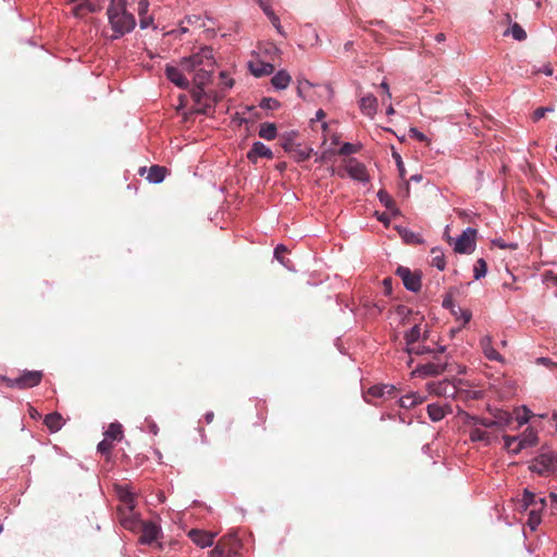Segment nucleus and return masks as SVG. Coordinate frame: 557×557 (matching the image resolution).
<instances>
[{
    "mask_svg": "<svg viewBox=\"0 0 557 557\" xmlns=\"http://www.w3.org/2000/svg\"><path fill=\"white\" fill-rule=\"evenodd\" d=\"M107 16L113 32L110 37L112 40L129 34L136 26L135 16L127 11V0H110Z\"/></svg>",
    "mask_w": 557,
    "mask_h": 557,
    "instance_id": "1",
    "label": "nucleus"
},
{
    "mask_svg": "<svg viewBox=\"0 0 557 557\" xmlns=\"http://www.w3.org/2000/svg\"><path fill=\"white\" fill-rule=\"evenodd\" d=\"M437 352L430 360L418 364L411 372L412 377L426 379L437 376L444 373L447 369L449 356L446 355V346L436 345Z\"/></svg>",
    "mask_w": 557,
    "mask_h": 557,
    "instance_id": "2",
    "label": "nucleus"
},
{
    "mask_svg": "<svg viewBox=\"0 0 557 557\" xmlns=\"http://www.w3.org/2000/svg\"><path fill=\"white\" fill-rule=\"evenodd\" d=\"M205 66H214L212 49L209 47L201 48L197 53L183 58L181 61L182 70L190 73Z\"/></svg>",
    "mask_w": 557,
    "mask_h": 557,
    "instance_id": "3",
    "label": "nucleus"
},
{
    "mask_svg": "<svg viewBox=\"0 0 557 557\" xmlns=\"http://www.w3.org/2000/svg\"><path fill=\"white\" fill-rule=\"evenodd\" d=\"M505 448L512 455H518L522 449L532 447L537 442L536 434L530 430L519 436L505 435L503 437Z\"/></svg>",
    "mask_w": 557,
    "mask_h": 557,
    "instance_id": "4",
    "label": "nucleus"
},
{
    "mask_svg": "<svg viewBox=\"0 0 557 557\" xmlns=\"http://www.w3.org/2000/svg\"><path fill=\"white\" fill-rule=\"evenodd\" d=\"M41 371H24L20 376L4 377V381L9 387L25 389L37 386L41 382Z\"/></svg>",
    "mask_w": 557,
    "mask_h": 557,
    "instance_id": "5",
    "label": "nucleus"
},
{
    "mask_svg": "<svg viewBox=\"0 0 557 557\" xmlns=\"http://www.w3.org/2000/svg\"><path fill=\"white\" fill-rule=\"evenodd\" d=\"M556 466L557 454L543 453L531 461L529 469L537 474L546 475L553 472Z\"/></svg>",
    "mask_w": 557,
    "mask_h": 557,
    "instance_id": "6",
    "label": "nucleus"
},
{
    "mask_svg": "<svg viewBox=\"0 0 557 557\" xmlns=\"http://www.w3.org/2000/svg\"><path fill=\"white\" fill-rule=\"evenodd\" d=\"M476 230L467 227L454 242V250L457 253L470 255L475 249Z\"/></svg>",
    "mask_w": 557,
    "mask_h": 557,
    "instance_id": "7",
    "label": "nucleus"
},
{
    "mask_svg": "<svg viewBox=\"0 0 557 557\" xmlns=\"http://www.w3.org/2000/svg\"><path fill=\"white\" fill-rule=\"evenodd\" d=\"M396 274L401 278L405 288L409 292L417 293L421 289V274L412 272L409 268L399 265Z\"/></svg>",
    "mask_w": 557,
    "mask_h": 557,
    "instance_id": "8",
    "label": "nucleus"
},
{
    "mask_svg": "<svg viewBox=\"0 0 557 557\" xmlns=\"http://www.w3.org/2000/svg\"><path fill=\"white\" fill-rule=\"evenodd\" d=\"M139 531H141L139 543L143 545H151L162 534L161 527L152 521H144Z\"/></svg>",
    "mask_w": 557,
    "mask_h": 557,
    "instance_id": "9",
    "label": "nucleus"
},
{
    "mask_svg": "<svg viewBox=\"0 0 557 557\" xmlns=\"http://www.w3.org/2000/svg\"><path fill=\"white\" fill-rule=\"evenodd\" d=\"M345 169L350 178L362 183L369 181V176L364 164L359 162L357 159H348Z\"/></svg>",
    "mask_w": 557,
    "mask_h": 557,
    "instance_id": "10",
    "label": "nucleus"
},
{
    "mask_svg": "<svg viewBox=\"0 0 557 557\" xmlns=\"http://www.w3.org/2000/svg\"><path fill=\"white\" fill-rule=\"evenodd\" d=\"M428 391L437 396L455 397L457 387L448 380L431 382L426 385Z\"/></svg>",
    "mask_w": 557,
    "mask_h": 557,
    "instance_id": "11",
    "label": "nucleus"
},
{
    "mask_svg": "<svg viewBox=\"0 0 557 557\" xmlns=\"http://www.w3.org/2000/svg\"><path fill=\"white\" fill-rule=\"evenodd\" d=\"M247 158L250 162L257 163L259 158L272 159V150L265 146L262 141H256L252 144L251 149L247 153Z\"/></svg>",
    "mask_w": 557,
    "mask_h": 557,
    "instance_id": "12",
    "label": "nucleus"
},
{
    "mask_svg": "<svg viewBox=\"0 0 557 557\" xmlns=\"http://www.w3.org/2000/svg\"><path fill=\"white\" fill-rule=\"evenodd\" d=\"M359 109L362 114L373 119L377 112V99L374 95L368 94L359 100Z\"/></svg>",
    "mask_w": 557,
    "mask_h": 557,
    "instance_id": "13",
    "label": "nucleus"
},
{
    "mask_svg": "<svg viewBox=\"0 0 557 557\" xmlns=\"http://www.w3.org/2000/svg\"><path fill=\"white\" fill-rule=\"evenodd\" d=\"M484 356L491 361L504 362L503 356L492 346V337L485 335L480 341Z\"/></svg>",
    "mask_w": 557,
    "mask_h": 557,
    "instance_id": "14",
    "label": "nucleus"
},
{
    "mask_svg": "<svg viewBox=\"0 0 557 557\" xmlns=\"http://www.w3.org/2000/svg\"><path fill=\"white\" fill-rule=\"evenodd\" d=\"M249 70L256 77L270 75L274 72V65L261 60L249 61Z\"/></svg>",
    "mask_w": 557,
    "mask_h": 557,
    "instance_id": "15",
    "label": "nucleus"
},
{
    "mask_svg": "<svg viewBox=\"0 0 557 557\" xmlns=\"http://www.w3.org/2000/svg\"><path fill=\"white\" fill-rule=\"evenodd\" d=\"M165 75L169 81H171L173 84H175L180 88H188L189 82L187 78L184 77L183 72L181 69L176 66L168 65L165 67Z\"/></svg>",
    "mask_w": 557,
    "mask_h": 557,
    "instance_id": "16",
    "label": "nucleus"
},
{
    "mask_svg": "<svg viewBox=\"0 0 557 557\" xmlns=\"http://www.w3.org/2000/svg\"><path fill=\"white\" fill-rule=\"evenodd\" d=\"M521 502V506L524 510H528L530 507L535 510H541L545 506L544 498L537 497L529 490H524Z\"/></svg>",
    "mask_w": 557,
    "mask_h": 557,
    "instance_id": "17",
    "label": "nucleus"
},
{
    "mask_svg": "<svg viewBox=\"0 0 557 557\" xmlns=\"http://www.w3.org/2000/svg\"><path fill=\"white\" fill-rule=\"evenodd\" d=\"M191 541L201 548L210 547L213 545V534L202 532L199 530H191L189 532Z\"/></svg>",
    "mask_w": 557,
    "mask_h": 557,
    "instance_id": "18",
    "label": "nucleus"
},
{
    "mask_svg": "<svg viewBox=\"0 0 557 557\" xmlns=\"http://www.w3.org/2000/svg\"><path fill=\"white\" fill-rule=\"evenodd\" d=\"M405 351L409 356H411V355H417V356L429 355L430 357L434 356V352H437L436 345L430 346V345H425L423 342H419V343L414 344L413 346H410V348H405Z\"/></svg>",
    "mask_w": 557,
    "mask_h": 557,
    "instance_id": "19",
    "label": "nucleus"
},
{
    "mask_svg": "<svg viewBox=\"0 0 557 557\" xmlns=\"http://www.w3.org/2000/svg\"><path fill=\"white\" fill-rule=\"evenodd\" d=\"M292 82L290 75L285 70L276 72L271 79L272 86L277 90H284Z\"/></svg>",
    "mask_w": 557,
    "mask_h": 557,
    "instance_id": "20",
    "label": "nucleus"
},
{
    "mask_svg": "<svg viewBox=\"0 0 557 557\" xmlns=\"http://www.w3.org/2000/svg\"><path fill=\"white\" fill-rule=\"evenodd\" d=\"M213 69L214 66H205L200 70L193 72L195 86H206L211 79Z\"/></svg>",
    "mask_w": 557,
    "mask_h": 557,
    "instance_id": "21",
    "label": "nucleus"
},
{
    "mask_svg": "<svg viewBox=\"0 0 557 557\" xmlns=\"http://www.w3.org/2000/svg\"><path fill=\"white\" fill-rule=\"evenodd\" d=\"M422 338V330L420 325L416 324L411 329L405 332L404 339L406 342V348H410L414 344L419 343Z\"/></svg>",
    "mask_w": 557,
    "mask_h": 557,
    "instance_id": "22",
    "label": "nucleus"
},
{
    "mask_svg": "<svg viewBox=\"0 0 557 557\" xmlns=\"http://www.w3.org/2000/svg\"><path fill=\"white\" fill-rule=\"evenodd\" d=\"M44 422L50 432L54 433L61 430L63 425V418L59 412H52L45 417Z\"/></svg>",
    "mask_w": 557,
    "mask_h": 557,
    "instance_id": "23",
    "label": "nucleus"
},
{
    "mask_svg": "<svg viewBox=\"0 0 557 557\" xmlns=\"http://www.w3.org/2000/svg\"><path fill=\"white\" fill-rule=\"evenodd\" d=\"M426 410H428L429 418L433 422L441 421L448 413L447 408L444 407V406H441L438 404H430V405H428Z\"/></svg>",
    "mask_w": 557,
    "mask_h": 557,
    "instance_id": "24",
    "label": "nucleus"
},
{
    "mask_svg": "<svg viewBox=\"0 0 557 557\" xmlns=\"http://www.w3.org/2000/svg\"><path fill=\"white\" fill-rule=\"evenodd\" d=\"M144 521H141L135 513H131L121 520V524L132 532L139 531Z\"/></svg>",
    "mask_w": 557,
    "mask_h": 557,
    "instance_id": "25",
    "label": "nucleus"
},
{
    "mask_svg": "<svg viewBox=\"0 0 557 557\" xmlns=\"http://www.w3.org/2000/svg\"><path fill=\"white\" fill-rule=\"evenodd\" d=\"M424 401V397L417 393L407 394L399 399V406L403 408H412Z\"/></svg>",
    "mask_w": 557,
    "mask_h": 557,
    "instance_id": "26",
    "label": "nucleus"
},
{
    "mask_svg": "<svg viewBox=\"0 0 557 557\" xmlns=\"http://www.w3.org/2000/svg\"><path fill=\"white\" fill-rule=\"evenodd\" d=\"M165 177V169L159 165H152L147 175V180L152 184H159L163 182Z\"/></svg>",
    "mask_w": 557,
    "mask_h": 557,
    "instance_id": "27",
    "label": "nucleus"
},
{
    "mask_svg": "<svg viewBox=\"0 0 557 557\" xmlns=\"http://www.w3.org/2000/svg\"><path fill=\"white\" fill-rule=\"evenodd\" d=\"M377 198L380 200V202L386 208L388 209L389 211H392V213L394 215L398 214V209L395 207V202L393 200V198L391 197V195L384 190V189H380L377 191Z\"/></svg>",
    "mask_w": 557,
    "mask_h": 557,
    "instance_id": "28",
    "label": "nucleus"
},
{
    "mask_svg": "<svg viewBox=\"0 0 557 557\" xmlns=\"http://www.w3.org/2000/svg\"><path fill=\"white\" fill-rule=\"evenodd\" d=\"M432 253V265L437 270L443 271L446 267L445 256L443 250L440 247H434L431 249Z\"/></svg>",
    "mask_w": 557,
    "mask_h": 557,
    "instance_id": "29",
    "label": "nucleus"
},
{
    "mask_svg": "<svg viewBox=\"0 0 557 557\" xmlns=\"http://www.w3.org/2000/svg\"><path fill=\"white\" fill-rule=\"evenodd\" d=\"M466 422L468 424L481 425L484 428H494L498 423L496 421H493L492 419L481 418V417L471 416V414H467Z\"/></svg>",
    "mask_w": 557,
    "mask_h": 557,
    "instance_id": "30",
    "label": "nucleus"
},
{
    "mask_svg": "<svg viewBox=\"0 0 557 557\" xmlns=\"http://www.w3.org/2000/svg\"><path fill=\"white\" fill-rule=\"evenodd\" d=\"M508 35H511L517 41H523L527 38L525 30L518 23L511 24V26L504 32V36Z\"/></svg>",
    "mask_w": 557,
    "mask_h": 557,
    "instance_id": "31",
    "label": "nucleus"
},
{
    "mask_svg": "<svg viewBox=\"0 0 557 557\" xmlns=\"http://www.w3.org/2000/svg\"><path fill=\"white\" fill-rule=\"evenodd\" d=\"M122 433L123 430L120 423H111L104 432V438H108V441L113 443V441L120 440L122 437Z\"/></svg>",
    "mask_w": 557,
    "mask_h": 557,
    "instance_id": "32",
    "label": "nucleus"
},
{
    "mask_svg": "<svg viewBox=\"0 0 557 557\" xmlns=\"http://www.w3.org/2000/svg\"><path fill=\"white\" fill-rule=\"evenodd\" d=\"M259 136L272 140L276 137V126L273 123H262L259 129Z\"/></svg>",
    "mask_w": 557,
    "mask_h": 557,
    "instance_id": "33",
    "label": "nucleus"
},
{
    "mask_svg": "<svg viewBox=\"0 0 557 557\" xmlns=\"http://www.w3.org/2000/svg\"><path fill=\"white\" fill-rule=\"evenodd\" d=\"M394 385H374L368 389V395L373 397H383L385 394H392Z\"/></svg>",
    "mask_w": 557,
    "mask_h": 557,
    "instance_id": "34",
    "label": "nucleus"
},
{
    "mask_svg": "<svg viewBox=\"0 0 557 557\" xmlns=\"http://www.w3.org/2000/svg\"><path fill=\"white\" fill-rule=\"evenodd\" d=\"M473 272H474V278L475 280H480L482 277H484L487 273V264H486V261L483 259V258H480L478 259L475 265H474V269H473Z\"/></svg>",
    "mask_w": 557,
    "mask_h": 557,
    "instance_id": "35",
    "label": "nucleus"
},
{
    "mask_svg": "<svg viewBox=\"0 0 557 557\" xmlns=\"http://www.w3.org/2000/svg\"><path fill=\"white\" fill-rule=\"evenodd\" d=\"M470 440L472 442H485L486 444L490 443L488 434L479 428H474L470 431Z\"/></svg>",
    "mask_w": 557,
    "mask_h": 557,
    "instance_id": "36",
    "label": "nucleus"
},
{
    "mask_svg": "<svg viewBox=\"0 0 557 557\" xmlns=\"http://www.w3.org/2000/svg\"><path fill=\"white\" fill-rule=\"evenodd\" d=\"M492 420L499 422L495 426L505 428L511 422V416L506 411H498L497 413L494 414V419Z\"/></svg>",
    "mask_w": 557,
    "mask_h": 557,
    "instance_id": "37",
    "label": "nucleus"
},
{
    "mask_svg": "<svg viewBox=\"0 0 557 557\" xmlns=\"http://www.w3.org/2000/svg\"><path fill=\"white\" fill-rule=\"evenodd\" d=\"M537 511L539 510L530 509V512H529V519H528L527 523L532 531L536 530V528L541 523V516Z\"/></svg>",
    "mask_w": 557,
    "mask_h": 557,
    "instance_id": "38",
    "label": "nucleus"
},
{
    "mask_svg": "<svg viewBox=\"0 0 557 557\" xmlns=\"http://www.w3.org/2000/svg\"><path fill=\"white\" fill-rule=\"evenodd\" d=\"M358 151V147L350 144V143H344L342 147L338 150V153L342 156H350L352 153H356Z\"/></svg>",
    "mask_w": 557,
    "mask_h": 557,
    "instance_id": "39",
    "label": "nucleus"
},
{
    "mask_svg": "<svg viewBox=\"0 0 557 557\" xmlns=\"http://www.w3.org/2000/svg\"><path fill=\"white\" fill-rule=\"evenodd\" d=\"M260 107L267 110H274L280 107V102L273 98H264L261 100Z\"/></svg>",
    "mask_w": 557,
    "mask_h": 557,
    "instance_id": "40",
    "label": "nucleus"
},
{
    "mask_svg": "<svg viewBox=\"0 0 557 557\" xmlns=\"http://www.w3.org/2000/svg\"><path fill=\"white\" fill-rule=\"evenodd\" d=\"M113 447L112 442L108 441V438H103L97 446L98 453L104 455L109 454Z\"/></svg>",
    "mask_w": 557,
    "mask_h": 557,
    "instance_id": "41",
    "label": "nucleus"
},
{
    "mask_svg": "<svg viewBox=\"0 0 557 557\" xmlns=\"http://www.w3.org/2000/svg\"><path fill=\"white\" fill-rule=\"evenodd\" d=\"M393 157H394V159L396 161V165H397L400 178L405 180L406 170H405L404 162H403V159H401L400 154L397 153V152H394Z\"/></svg>",
    "mask_w": 557,
    "mask_h": 557,
    "instance_id": "42",
    "label": "nucleus"
},
{
    "mask_svg": "<svg viewBox=\"0 0 557 557\" xmlns=\"http://www.w3.org/2000/svg\"><path fill=\"white\" fill-rule=\"evenodd\" d=\"M492 244H493L494 246H497V247L502 248V249H506V248H508V249H512V250H515V249H517V247H518V245H517V244H515V243H505V242H504L503 239H500V238L493 239V240H492Z\"/></svg>",
    "mask_w": 557,
    "mask_h": 557,
    "instance_id": "43",
    "label": "nucleus"
},
{
    "mask_svg": "<svg viewBox=\"0 0 557 557\" xmlns=\"http://www.w3.org/2000/svg\"><path fill=\"white\" fill-rule=\"evenodd\" d=\"M403 238L407 243H422V239L419 238V235H417L416 233H413L411 231H405L403 234Z\"/></svg>",
    "mask_w": 557,
    "mask_h": 557,
    "instance_id": "44",
    "label": "nucleus"
},
{
    "mask_svg": "<svg viewBox=\"0 0 557 557\" xmlns=\"http://www.w3.org/2000/svg\"><path fill=\"white\" fill-rule=\"evenodd\" d=\"M410 137L416 138L419 141H429L428 137L416 127L409 129Z\"/></svg>",
    "mask_w": 557,
    "mask_h": 557,
    "instance_id": "45",
    "label": "nucleus"
},
{
    "mask_svg": "<svg viewBox=\"0 0 557 557\" xmlns=\"http://www.w3.org/2000/svg\"><path fill=\"white\" fill-rule=\"evenodd\" d=\"M549 111H553L552 108L549 107H541V108H537L534 113H533V120L534 121H539L541 120L542 117L545 116L546 112H549Z\"/></svg>",
    "mask_w": 557,
    "mask_h": 557,
    "instance_id": "46",
    "label": "nucleus"
},
{
    "mask_svg": "<svg viewBox=\"0 0 557 557\" xmlns=\"http://www.w3.org/2000/svg\"><path fill=\"white\" fill-rule=\"evenodd\" d=\"M522 409H523V412H524L523 416L517 417V421H518V423L520 425L528 423L530 418H531L530 409L528 407H525V406H523Z\"/></svg>",
    "mask_w": 557,
    "mask_h": 557,
    "instance_id": "47",
    "label": "nucleus"
},
{
    "mask_svg": "<svg viewBox=\"0 0 557 557\" xmlns=\"http://www.w3.org/2000/svg\"><path fill=\"white\" fill-rule=\"evenodd\" d=\"M121 498L128 506L129 510L133 511L135 507L133 494L131 492H126L125 494L121 495Z\"/></svg>",
    "mask_w": 557,
    "mask_h": 557,
    "instance_id": "48",
    "label": "nucleus"
},
{
    "mask_svg": "<svg viewBox=\"0 0 557 557\" xmlns=\"http://www.w3.org/2000/svg\"><path fill=\"white\" fill-rule=\"evenodd\" d=\"M534 73H543L546 76H552L554 73V70L549 63L543 64L542 66L534 70Z\"/></svg>",
    "mask_w": 557,
    "mask_h": 557,
    "instance_id": "49",
    "label": "nucleus"
},
{
    "mask_svg": "<svg viewBox=\"0 0 557 557\" xmlns=\"http://www.w3.org/2000/svg\"><path fill=\"white\" fill-rule=\"evenodd\" d=\"M205 95L203 86H195L193 97L197 102H200Z\"/></svg>",
    "mask_w": 557,
    "mask_h": 557,
    "instance_id": "50",
    "label": "nucleus"
},
{
    "mask_svg": "<svg viewBox=\"0 0 557 557\" xmlns=\"http://www.w3.org/2000/svg\"><path fill=\"white\" fill-rule=\"evenodd\" d=\"M284 251H286V247L284 245H277L274 249V257L283 264L286 267V263L285 261L281 258V253H283Z\"/></svg>",
    "mask_w": 557,
    "mask_h": 557,
    "instance_id": "51",
    "label": "nucleus"
},
{
    "mask_svg": "<svg viewBox=\"0 0 557 557\" xmlns=\"http://www.w3.org/2000/svg\"><path fill=\"white\" fill-rule=\"evenodd\" d=\"M153 22V18L151 16L148 17H141L139 21V26L141 29L148 28Z\"/></svg>",
    "mask_w": 557,
    "mask_h": 557,
    "instance_id": "52",
    "label": "nucleus"
},
{
    "mask_svg": "<svg viewBox=\"0 0 557 557\" xmlns=\"http://www.w3.org/2000/svg\"><path fill=\"white\" fill-rule=\"evenodd\" d=\"M200 21V16L199 15H188L186 16L183 22L185 24H189V25H193V24H196Z\"/></svg>",
    "mask_w": 557,
    "mask_h": 557,
    "instance_id": "53",
    "label": "nucleus"
},
{
    "mask_svg": "<svg viewBox=\"0 0 557 557\" xmlns=\"http://www.w3.org/2000/svg\"><path fill=\"white\" fill-rule=\"evenodd\" d=\"M536 363L550 368L553 366L554 361L546 357H540L536 359Z\"/></svg>",
    "mask_w": 557,
    "mask_h": 557,
    "instance_id": "54",
    "label": "nucleus"
},
{
    "mask_svg": "<svg viewBox=\"0 0 557 557\" xmlns=\"http://www.w3.org/2000/svg\"><path fill=\"white\" fill-rule=\"evenodd\" d=\"M83 10H86L83 5V2L82 3H78L77 5H75L73 8V11H72V14L75 16V17H81L82 16V12Z\"/></svg>",
    "mask_w": 557,
    "mask_h": 557,
    "instance_id": "55",
    "label": "nucleus"
},
{
    "mask_svg": "<svg viewBox=\"0 0 557 557\" xmlns=\"http://www.w3.org/2000/svg\"><path fill=\"white\" fill-rule=\"evenodd\" d=\"M224 549L216 546L213 549H211L210 557H224Z\"/></svg>",
    "mask_w": 557,
    "mask_h": 557,
    "instance_id": "56",
    "label": "nucleus"
},
{
    "mask_svg": "<svg viewBox=\"0 0 557 557\" xmlns=\"http://www.w3.org/2000/svg\"><path fill=\"white\" fill-rule=\"evenodd\" d=\"M272 25L281 36L286 37V33L284 32L281 25L280 18L277 20V22H273Z\"/></svg>",
    "mask_w": 557,
    "mask_h": 557,
    "instance_id": "57",
    "label": "nucleus"
},
{
    "mask_svg": "<svg viewBox=\"0 0 557 557\" xmlns=\"http://www.w3.org/2000/svg\"><path fill=\"white\" fill-rule=\"evenodd\" d=\"M83 5L89 12H96L98 10L97 7L94 3L88 2V1L83 2Z\"/></svg>",
    "mask_w": 557,
    "mask_h": 557,
    "instance_id": "58",
    "label": "nucleus"
},
{
    "mask_svg": "<svg viewBox=\"0 0 557 557\" xmlns=\"http://www.w3.org/2000/svg\"><path fill=\"white\" fill-rule=\"evenodd\" d=\"M381 88H382V89H384V91H385V94H386V97H387L388 99H391V98H392V94H391V91H389V86H388V84H387L385 81H383V82L381 83Z\"/></svg>",
    "mask_w": 557,
    "mask_h": 557,
    "instance_id": "59",
    "label": "nucleus"
},
{
    "mask_svg": "<svg viewBox=\"0 0 557 557\" xmlns=\"http://www.w3.org/2000/svg\"><path fill=\"white\" fill-rule=\"evenodd\" d=\"M261 10L263 11V13L268 16L271 12H273L271 5L265 2L264 4L260 5Z\"/></svg>",
    "mask_w": 557,
    "mask_h": 557,
    "instance_id": "60",
    "label": "nucleus"
},
{
    "mask_svg": "<svg viewBox=\"0 0 557 557\" xmlns=\"http://www.w3.org/2000/svg\"><path fill=\"white\" fill-rule=\"evenodd\" d=\"M461 318L463 320V323H468L471 319V312L468 310L461 311Z\"/></svg>",
    "mask_w": 557,
    "mask_h": 557,
    "instance_id": "61",
    "label": "nucleus"
},
{
    "mask_svg": "<svg viewBox=\"0 0 557 557\" xmlns=\"http://www.w3.org/2000/svg\"><path fill=\"white\" fill-rule=\"evenodd\" d=\"M298 85H301L304 89L312 86V84L308 79H305V78H299Z\"/></svg>",
    "mask_w": 557,
    "mask_h": 557,
    "instance_id": "62",
    "label": "nucleus"
},
{
    "mask_svg": "<svg viewBox=\"0 0 557 557\" xmlns=\"http://www.w3.org/2000/svg\"><path fill=\"white\" fill-rule=\"evenodd\" d=\"M377 219L386 225L389 223V218L386 213L377 215Z\"/></svg>",
    "mask_w": 557,
    "mask_h": 557,
    "instance_id": "63",
    "label": "nucleus"
},
{
    "mask_svg": "<svg viewBox=\"0 0 557 557\" xmlns=\"http://www.w3.org/2000/svg\"><path fill=\"white\" fill-rule=\"evenodd\" d=\"M213 418H214V413L213 411H208L206 414H205V420L206 422L209 424L213 421Z\"/></svg>",
    "mask_w": 557,
    "mask_h": 557,
    "instance_id": "64",
    "label": "nucleus"
}]
</instances>
